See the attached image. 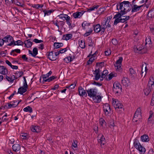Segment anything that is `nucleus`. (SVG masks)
<instances>
[{
  "label": "nucleus",
  "mask_w": 154,
  "mask_h": 154,
  "mask_svg": "<svg viewBox=\"0 0 154 154\" xmlns=\"http://www.w3.org/2000/svg\"><path fill=\"white\" fill-rule=\"evenodd\" d=\"M63 45V43L55 42L54 43V45L55 48H58L61 47H62Z\"/></svg>",
  "instance_id": "21"
},
{
  "label": "nucleus",
  "mask_w": 154,
  "mask_h": 154,
  "mask_svg": "<svg viewBox=\"0 0 154 154\" xmlns=\"http://www.w3.org/2000/svg\"><path fill=\"white\" fill-rule=\"evenodd\" d=\"M21 58L23 59L26 62H29L28 57H26V55L25 54L23 55L22 56Z\"/></svg>",
  "instance_id": "55"
},
{
  "label": "nucleus",
  "mask_w": 154,
  "mask_h": 154,
  "mask_svg": "<svg viewBox=\"0 0 154 154\" xmlns=\"http://www.w3.org/2000/svg\"><path fill=\"white\" fill-rule=\"evenodd\" d=\"M99 5H97L96 6H93V7H91L90 8H89L88 9V11H93V10H95V9H97L99 7Z\"/></svg>",
  "instance_id": "40"
},
{
  "label": "nucleus",
  "mask_w": 154,
  "mask_h": 154,
  "mask_svg": "<svg viewBox=\"0 0 154 154\" xmlns=\"http://www.w3.org/2000/svg\"><path fill=\"white\" fill-rule=\"evenodd\" d=\"M152 89V87H150L147 85L146 88L144 91L145 94L146 96L148 95L151 91Z\"/></svg>",
  "instance_id": "11"
},
{
  "label": "nucleus",
  "mask_w": 154,
  "mask_h": 154,
  "mask_svg": "<svg viewBox=\"0 0 154 154\" xmlns=\"http://www.w3.org/2000/svg\"><path fill=\"white\" fill-rule=\"evenodd\" d=\"M122 65L118 64L116 65V64H115V67H116V70L119 71H120L122 69L121 67Z\"/></svg>",
  "instance_id": "50"
},
{
  "label": "nucleus",
  "mask_w": 154,
  "mask_h": 154,
  "mask_svg": "<svg viewBox=\"0 0 154 154\" xmlns=\"http://www.w3.org/2000/svg\"><path fill=\"white\" fill-rule=\"evenodd\" d=\"M146 43L145 45H146L148 43L149 44H151V37L149 36H148L147 38H146Z\"/></svg>",
  "instance_id": "33"
},
{
  "label": "nucleus",
  "mask_w": 154,
  "mask_h": 154,
  "mask_svg": "<svg viewBox=\"0 0 154 154\" xmlns=\"http://www.w3.org/2000/svg\"><path fill=\"white\" fill-rule=\"evenodd\" d=\"M104 9L103 8H100L98 10V14H102L104 11Z\"/></svg>",
  "instance_id": "56"
},
{
  "label": "nucleus",
  "mask_w": 154,
  "mask_h": 154,
  "mask_svg": "<svg viewBox=\"0 0 154 154\" xmlns=\"http://www.w3.org/2000/svg\"><path fill=\"white\" fill-rule=\"evenodd\" d=\"M127 12L125 11H124L121 10L120 11H119L117 12V14H116L119 15V16H123V15L125 14H127Z\"/></svg>",
  "instance_id": "31"
},
{
  "label": "nucleus",
  "mask_w": 154,
  "mask_h": 154,
  "mask_svg": "<svg viewBox=\"0 0 154 154\" xmlns=\"http://www.w3.org/2000/svg\"><path fill=\"white\" fill-rule=\"evenodd\" d=\"M103 109H109V111H111L110 105L108 103H106L103 106Z\"/></svg>",
  "instance_id": "36"
},
{
  "label": "nucleus",
  "mask_w": 154,
  "mask_h": 154,
  "mask_svg": "<svg viewBox=\"0 0 154 154\" xmlns=\"http://www.w3.org/2000/svg\"><path fill=\"white\" fill-rule=\"evenodd\" d=\"M117 6L119 7V9H120L121 10H122V9L123 4L122 2H121L119 4H117Z\"/></svg>",
  "instance_id": "63"
},
{
  "label": "nucleus",
  "mask_w": 154,
  "mask_h": 154,
  "mask_svg": "<svg viewBox=\"0 0 154 154\" xmlns=\"http://www.w3.org/2000/svg\"><path fill=\"white\" fill-rule=\"evenodd\" d=\"M52 72L50 71L46 75H43L41 76L42 78L46 79L48 77L52 74Z\"/></svg>",
  "instance_id": "30"
},
{
  "label": "nucleus",
  "mask_w": 154,
  "mask_h": 154,
  "mask_svg": "<svg viewBox=\"0 0 154 154\" xmlns=\"http://www.w3.org/2000/svg\"><path fill=\"white\" fill-rule=\"evenodd\" d=\"M100 141L99 142L101 144L104 145L105 143V139L103 135H102L99 140Z\"/></svg>",
  "instance_id": "29"
},
{
  "label": "nucleus",
  "mask_w": 154,
  "mask_h": 154,
  "mask_svg": "<svg viewBox=\"0 0 154 154\" xmlns=\"http://www.w3.org/2000/svg\"><path fill=\"white\" fill-rule=\"evenodd\" d=\"M100 123L102 126H103V125L105 124V125H106V124L104 120L102 118H101L100 119Z\"/></svg>",
  "instance_id": "44"
},
{
  "label": "nucleus",
  "mask_w": 154,
  "mask_h": 154,
  "mask_svg": "<svg viewBox=\"0 0 154 154\" xmlns=\"http://www.w3.org/2000/svg\"><path fill=\"white\" fill-rule=\"evenodd\" d=\"M100 25L102 27H103V26L105 27V26L106 27V26H107L106 21V20H105V19H104L102 21L101 23V25Z\"/></svg>",
  "instance_id": "53"
},
{
  "label": "nucleus",
  "mask_w": 154,
  "mask_h": 154,
  "mask_svg": "<svg viewBox=\"0 0 154 154\" xmlns=\"http://www.w3.org/2000/svg\"><path fill=\"white\" fill-rule=\"evenodd\" d=\"M33 41L36 43H41L43 42V41L41 40H38L37 38L34 39Z\"/></svg>",
  "instance_id": "57"
},
{
  "label": "nucleus",
  "mask_w": 154,
  "mask_h": 154,
  "mask_svg": "<svg viewBox=\"0 0 154 154\" xmlns=\"http://www.w3.org/2000/svg\"><path fill=\"white\" fill-rule=\"evenodd\" d=\"M66 23L69 26V28H71V29H72L73 27L74 26H73L71 25V23L72 22V21L70 20H66Z\"/></svg>",
  "instance_id": "51"
},
{
  "label": "nucleus",
  "mask_w": 154,
  "mask_h": 154,
  "mask_svg": "<svg viewBox=\"0 0 154 154\" xmlns=\"http://www.w3.org/2000/svg\"><path fill=\"white\" fill-rule=\"evenodd\" d=\"M20 146L19 144H15L12 146L13 150L15 152H17L20 149Z\"/></svg>",
  "instance_id": "12"
},
{
  "label": "nucleus",
  "mask_w": 154,
  "mask_h": 154,
  "mask_svg": "<svg viewBox=\"0 0 154 154\" xmlns=\"http://www.w3.org/2000/svg\"><path fill=\"white\" fill-rule=\"evenodd\" d=\"M14 2H15V3H14V4L17 6L22 7H23L24 6V4L23 3L21 4L20 2H19L17 0H14Z\"/></svg>",
  "instance_id": "28"
},
{
  "label": "nucleus",
  "mask_w": 154,
  "mask_h": 154,
  "mask_svg": "<svg viewBox=\"0 0 154 154\" xmlns=\"http://www.w3.org/2000/svg\"><path fill=\"white\" fill-rule=\"evenodd\" d=\"M107 27H104V26H103L102 27L101 26L100 29V34L101 35H103L105 31V30L106 28Z\"/></svg>",
  "instance_id": "43"
},
{
  "label": "nucleus",
  "mask_w": 154,
  "mask_h": 154,
  "mask_svg": "<svg viewBox=\"0 0 154 154\" xmlns=\"http://www.w3.org/2000/svg\"><path fill=\"white\" fill-rule=\"evenodd\" d=\"M14 74L16 75H17V76H18L17 78L20 77L22 76L23 75L24 73L22 71H18L16 72L15 73H14Z\"/></svg>",
  "instance_id": "32"
},
{
  "label": "nucleus",
  "mask_w": 154,
  "mask_h": 154,
  "mask_svg": "<svg viewBox=\"0 0 154 154\" xmlns=\"http://www.w3.org/2000/svg\"><path fill=\"white\" fill-rule=\"evenodd\" d=\"M86 91L88 94V96L90 97L94 98V97L96 96V95H97V90L96 88H90L88 90L86 89Z\"/></svg>",
  "instance_id": "2"
},
{
  "label": "nucleus",
  "mask_w": 154,
  "mask_h": 154,
  "mask_svg": "<svg viewBox=\"0 0 154 154\" xmlns=\"http://www.w3.org/2000/svg\"><path fill=\"white\" fill-rule=\"evenodd\" d=\"M32 56L34 57H35L36 55L38 54V48L36 47H35L33 48L32 51Z\"/></svg>",
  "instance_id": "25"
},
{
  "label": "nucleus",
  "mask_w": 154,
  "mask_h": 154,
  "mask_svg": "<svg viewBox=\"0 0 154 154\" xmlns=\"http://www.w3.org/2000/svg\"><path fill=\"white\" fill-rule=\"evenodd\" d=\"M143 5H141L140 6H138L136 5H134L133 7L131 10L132 12H137L143 6Z\"/></svg>",
  "instance_id": "13"
},
{
  "label": "nucleus",
  "mask_w": 154,
  "mask_h": 154,
  "mask_svg": "<svg viewBox=\"0 0 154 154\" xmlns=\"http://www.w3.org/2000/svg\"><path fill=\"white\" fill-rule=\"evenodd\" d=\"M8 104V106H7V109H9L12 107L14 108L17 106V105H16V104H11L10 103H7Z\"/></svg>",
  "instance_id": "39"
},
{
  "label": "nucleus",
  "mask_w": 154,
  "mask_h": 154,
  "mask_svg": "<svg viewBox=\"0 0 154 154\" xmlns=\"http://www.w3.org/2000/svg\"><path fill=\"white\" fill-rule=\"evenodd\" d=\"M79 46L82 49H84L85 47V43L84 41H81V43H79Z\"/></svg>",
  "instance_id": "38"
},
{
  "label": "nucleus",
  "mask_w": 154,
  "mask_h": 154,
  "mask_svg": "<svg viewBox=\"0 0 154 154\" xmlns=\"http://www.w3.org/2000/svg\"><path fill=\"white\" fill-rule=\"evenodd\" d=\"M112 42L114 45H116L118 44L117 40L115 38H113L112 40Z\"/></svg>",
  "instance_id": "61"
},
{
  "label": "nucleus",
  "mask_w": 154,
  "mask_h": 154,
  "mask_svg": "<svg viewBox=\"0 0 154 154\" xmlns=\"http://www.w3.org/2000/svg\"><path fill=\"white\" fill-rule=\"evenodd\" d=\"M141 109L139 107L137 109L136 111L135 112L134 115L139 116V118H138L139 120H140V118L141 117Z\"/></svg>",
  "instance_id": "19"
},
{
  "label": "nucleus",
  "mask_w": 154,
  "mask_h": 154,
  "mask_svg": "<svg viewBox=\"0 0 154 154\" xmlns=\"http://www.w3.org/2000/svg\"><path fill=\"white\" fill-rule=\"evenodd\" d=\"M4 79H6L8 81L11 83H13L14 81V79H12V76L10 77L7 75L5 76V78Z\"/></svg>",
  "instance_id": "35"
},
{
  "label": "nucleus",
  "mask_w": 154,
  "mask_h": 154,
  "mask_svg": "<svg viewBox=\"0 0 154 154\" xmlns=\"http://www.w3.org/2000/svg\"><path fill=\"white\" fill-rule=\"evenodd\" d=\"M133 144L134 147L140 152V154H144L146 151V149L144 147L142 146L139 142L138 140L134 139Z\"/></svg>",
  "instance_id": "1"
},
{
  "label": "nucleus",
  "mask_w": 154,
  "mask_h": 154,
  "mask_svg": "<svg viewBox=\"0 0 154 154\" xmlns=\"http://www.w3.org/2000/svg\"><path fill=\"white\" fill-rule=\"evenodd\" d=\"M141 140L143 142H147L149 140L148 136L146 134H144L141 137Z\"/></svg>",
  "instance_id": "17"
},
{
  "label": "nucleus",
  "mask_w": 154,
  "mask_h": 154,
  "mask_svg": "<svg viewBox=\"0 0 154 154\" xmlns=\"http://www.w3.org/2000/svg\"><path fill=\"white\" fill-rule=\"evenodd\" d=\"M147 16L151 18L154 17V11H150L147 14Z\"/></svg>",
  "instance_id": "34"
},
{
  "label": "nucleus",
  "mask_w": 154,
  "mask_h": 154,
  "mask_svg": "<svg viewBox=\"0 0 154 154\" xmlns=\"http://www.w3.org/2000/svg\"><path fill=\"white\" fill-rule=\"evenodd\" d=\"M112 16H109L107 17V19L105 18V19L106 20V23L107 26H106V27H108L110 28L111 27V25L110 24H109V23L110 22L112 18Z\"/></svg>",
  "instance_id": "20"
},
{
  "label": "nucleus",
  "mask_w": 154,
  "mask_h": 154,
  "mask_svg": "<svg viewBox=\"0 0 154 154\" xmlns=\"http://www.w3.org/2000/svg\"><path fill=\"white\" fill-rule=\"evenodd\" d=\"M8 73V69L3 66H0V73L3 75H6Z\"/></svg>",
  "instance_id": "8"
},
{
  "label": "nucleus",
  "mask_w": 154,
  "mask_h": 154,
  "mask_svg": "<svg viewBox=\"0 0 154 154\" xmlns=\"http://www.w3.org/2000/svg\"><path fill=\"white\" fill-rule=\"evenodd\" d=\"M112 89L113 91L116 94L122 91V86L119 83L115 82L113 84Z\"/></svg>",
  "instance_id": "4"
},
{
  "label": "nucleus",
  "mask_w": 154,
  "mask_h": 154,
  "mask_svg": "<svg viewBox=\"0 0 154 154\" xmlns=\"http://www.w3.org/2000/svg\"><path fill=\"white\" fill-rule=\"evenodd\" d=\"M72 35L71 34H68L63 35L62 38L63 39L67 41L71 39L72 37Z\"/></svg>",
  "instance_id": "16"
},
{
  "label": "nucleus",
  "mask_w": 154,
  "mask_h": 154,
  "mask_svg": "<svg viewBox=\"0 0 154 154\" xmlns=\"http://www.w3.org/2000/svg\"><path fill=\"white\" fill-rule=\"evenodd\" d=\"M84 13H82V12H76L74 13L72 15L74 18H80L81 17Z\"/></svg>",
  "instance_id": "14"
},
{
  "label": "nucleus",
  "mask_w": 154,
  "mask_h": 154,
  "mask_svg": "<svg viewBox=\"0 0 154 154\" xmlns=\"http://www.w3.org/2000/svg\"><path fill=\"white\" fill-rule=\"evenodd\" d=\"M100 72H101V70H100V68H99L98 69H96L94 71L95 74L100 75Z\"/></svg>",
  "instance_id": "59"
},
{
  "label": "nucleus",
  "mask_w": 154,
  "mask_h": 154,
  "mask_svg": "<svg viewBox=\"0 0 154 154\" xmlns=\"http://www.w3.org/2000/svg\"><path fill=\"white\" fill-rule=\"evenodd\" d=\"M77 143L78 142L76 140H73L72 143V146L75 148L77 147Z\"/></svg>",
  "instance_id": "48"
},
{
  "label": "nucleus",
  "mask_w": 154,
  "mask_h": 154,
  "mask_svg": "<svg viewBox=\"0 0 154 154\" xmlns=\"http://www.w3.org/2000/svg\"><path fill=\"white\" fill-rule=\"evenodd\" d=\"M23 86L24 88H22V89L24 90V92H26L27 91V88L28 87L26 81L24 82Z\"/></svg>",
  "instance_id": "41"
},
{
  "label": "nucleus",
  "mask_w": 154,
  "mask_h": 154,
  "mask_svg": "<svg viewBox=\"0 0 154 154\" xmlns=\"http://www.w3.org/2000/svg\"><path fill=\"white\" fill-rule=\"evenodd\" d=\"M154 84V75H152L150 78L149 81L147 85L150 87H152Z\"/></svg>",
  "instance_id": "15"
},
{
  "label": "nucleus",
  "mask_w": 154,
  "mask_h": 154,
  "mask_svg": "<svg viewBox=\"0 0 154 154\" xmlns=\"http://www.w3.org/2000/svg\"><path fill=\"white\" fill-rule=\"evenodd\" d=\"M123 60V58L122 57H119V59L118 60L116 63V65L120 64L122 65V63Z\"/></svg>",
  "instance_id": "37"
},
{
  "label": "nucleus",
  "mask_w": 154,
  "mask_h": 154,
  "mask_svg": "<svg viewBox=\"0 0 154 154\" xmlns=\"http://www.w3.org/2000/svg\"><path fill=\"white\" fill-rule=\"evenodd\" d=\"M14 136H11L9 139L10 141L11 142V143L13 144L14 142Z\"/></svg>",
  "instance_id": "64"
},
{
  "label": "nucleus",
  "mask_w": 154,
  "mask_h": 154,
  "mask_svg": "<svg viewBox=\"0 0 154 154\" xmlns=\"http://www.w3.org/2000/svg\"><path fill=\"white\" fill-rule=\"evenodd\" d=\"M46 55L48 59H49L53 61L57 59L56 58V55L53 54V51L48 52L46 54Z\"/></svg>",
  "instance_id": "6"
},
{
  "label": "nucleus",
  "mask_w": 154,
  "mask_h": 154,
  "mask_svg": "<svg viewBox=\"0 0 154 154\" xmlns=\"http://www.w3.org/2000/svg\"><path fill=\"white\" fill-rule=\"evenodd\" d=\"M117 75V74H113L112 72H111L109 75V77L107 79V77H106V79L108 81H109L111 80L113 78V77L116 76Z\"/></svg>",
  "instance_id": "22"
},
{
  "label": "nucleus",
  "mask_w": 154,
  "mask_h": 154,
  "mask_svg": "<svg viewBox=\"0 0 154 154\" xmlns=\"http://www.w3.org/2000/svg\"><path fill=\"white\" fill-rule=\"evenodd\" d=\"M42 77H40V79H39V81H40V82L41 83H42V84L44 83L45 82H49L51 81V79H50V78H48V79L42 78L43 80L42 81Z\"/></svg>",
  "instance_id": "27"
},
{
  "label": "nucleus",
  "mask_w": 154,
  "mask_h": 154,
  "mask_svg": "<svg viewBox=\"0 0 154 154\" xmlns=\"http://www.w3.org/2000/svg\"><path fill=\"white\" fill-rule=\"evenodd\" d=\"M54 11L53 10H45L43 11V12L44 13L45 16L46 15H49L51 14Z\"/></svg>",
  "instance_id": "26"
},
{
  "label": "nucleus",
  "mask_w": 154,
  "mask_h": 154,
  "mask_svg": "<svg viewBox=\"0 0 154 154\" xmlns=\"http://www.w3.org/2000/svg\"><path fill=\"white\" fill-rule=\"evenodd\" d=\"M93 32V30L92 29H90L88 32H86L84 34V36L87 37L90 35Z\"/></svg>",
  "instance_id": "46"
},
{
  "label": "nucleus",
  "mask_w": 154,
  "mask_h": 154,
  "mask_svg": "<svg viewBox=\"0 0 154 154\" xmlns=\"http://www.w3.org/2000/svg\"><path fill=\"white\" fill-rule=\"evenodd\" d=\"M91 84L94 85H97L99 86H101L102 85V84L99 82H97L94 81L93 83H91Z\"/></svg>",
  "instance_id": "60"
},
{
  "label": "nucleus",
  "mask_w": 154,
  "mask_h": 154,
  "mask_svg": "<svg viewBox=\"0 0 154 154\" xmlns=\"http://www.w3.org/2000/svg\"><path fill=\"white\" fill-rule=\"evenodd\" d=\"M23 110L26 112H29L31 113L32 112V107L29 106H28L24 108Z\"/></svg>",
  "instance_id": "24"
},
{
  "label": "nucleus",
  "mask_w": 154,
  "mask_h": 154,
  "mask_svg": "<svg viewBox=\"0 0 154 154\" xmlns=\"http://www.w3.org/2000/svg\"><path fill=\"white\" fill-rule=\"evenodd\" d=\"M24 44L25 45V47L26 48H29L31 47L32 45V42H26V43L24 42Z\"/></svg>",
  "instance_id": "47"
},
{
  "label": "nucleus",
  "mask_w": 154,
  "mask_h": 154,
  "mask_svg": "<svg viewBox=\"0 0 154 154\" xmlns=\"http://www.w3.org/2000/svg\"><path fill=\"white\" fill-rule=\"evenodd\" d=\"M101 97L100 95H96V96L94 97L93 98V100H96L95 101L96 103H99L101 101Z\"/></svg>",
  "instance_id": "23"
},
{
  "label": "nucleus",
  "mask_w": 154,
  "mask_h": 154,
  "mask_svg": "<svg viewBox=\"0 0 154 154\" xmlns=\"http://www.w3.org/2000/svg\"><path fill=\"white\" fill-rule=\"evenodd\" d=\"M112 104L116 109L117 108L119 109H122L123 107V105L122 103H120L118 100H113Z\"/></svg>",
  "instance_id": "5"
},
{
  "label": "nucleus",
  "mask_w": 154,
  "mask_h": 154,
  "mask_svg": "<svg viewBox=\"0 0 154 154\" xmlns=\"http://www.w3.org/2000/svg\"><path fill=\"white\" fill-rule=\"evenodd\" d=\"M5 2L7 5H10L12 3H15L14 0H5Z\"/></svg>",
  "instance_id": "49"
},
{
  "label": "nucleus",
  "mask_w": 154,
  "mask_h": 154,
  "mask_svg": "<svg viewBox=\"0 0 154 154\" xmlns=\"http://www.w3.org/2000/svg\"><path fill=\"white\" fill-rule=\"evenodd\" d=\"M22 88H24L23 87H20L18 89V91L17 94L19 93L21 94H23V93L25 92H26L24 91V90L22 89Z\"/></svg>",
  "instance_id": "45"
},
{
  "label": "nucleus",
  "mask_w": 154,
  "mask_h": 154,
  "mask_svg": "<svg viewBox=\"0 0 154 154\" xmlns=\"http://www.w3.org/2000/svg\"><path fill=\"white\" fill-rule=\"evenodd\" d=\"M39 128L37 126H33L31 128V130L33 132L38 133L40 131V130L39 129Z\"/></svg>",
  "instance_id": "18"
},
{
  "label": "nucleus",
  "mask_w": 154,
  "mask_h": 154,
  "mask_svg": "<svg viewBox=\"0 0 154 154\" xmlns=\"http://www.w3.org/2000/svg\"><path fill=\"white\" fill-rule=\"evenodd\" d=\"M15 42H16V45H17L18 46H19V45L23 46L24 44V43L20 40H17V41H15Z\"/></svg>",
  "instance_id": "42"
},
{
  "label": "nucleus",
  "mask_w": 154,
  "mask_h": 154,
  "mask_svg": "<svg viewBox=\"0 0 154 154\" xmlns=\"http://www.w3.org/2000/svg\"><path fill=\"white\" fill-rule=\"evenodd\" d=\"M79 94L81 96H85L86 97L87 96V92H86L85 90L81 86L79 88Z\"/></svg>",
  "instance_id": "7"
},
{
  "label": "nucleus",
  "mask_w": 154,
  "mask_h": 154,
  "mask_svg": "<svg viewBox=\"0 0 154 154\" xmlns=\"http://www.w3.org/2000/svg\"><path fill=\"white\" fill-rule=\"evenodd\" d=\"M43 6V5H39V4H36V5H32V7L33 8H42Z\"/></svg>",
  "instance_id": "52"
},
{
  "label": "nucleus",
  "mask_w": 154,
  "mask_h": 154,
  "mask_svg": "<svg viewBox=\"0 0 154 154\" xmlns=\"http://www.w3.org/2000/svg\"><path fill=\"white\" fill-rule=\"evenodd\" d=\"M129 80L128 78L124 77L122 80V83L125 86H128V84L129 82Z\"/></svg>",
  "instance_id": "10"
},
{
  "label": "nucleus",
  "mask_w": 154,
  "mask_h": 154,
  "mask_svg": "<svg viewBox=\"0 0 154 154\" xmlns=\"http://www.w3.org/2000/svg\"><path fill=\"white\" fill-rule=\"evenodd\" d=\"M58 16L60 18L63 19L64 18V19H65V17L66 16V14H62L59 15Z\"/></svg>",
  "instance_id": "62"
},
{
  "label": "nucleus",
  "mask_w": 154,
  "mask_h": 154,
  "mask_svg": "<svg viewBox=\"0 0 154 154\" xmlns=\"http://www.w3.org/2000/svg\"><path fill=\"white\" fill-rule=\"evenodd\" d=\"M122 16H119V15L116 14L114 16L113 19H115L114 22V24L116 25L119 23H124L126 22L123 18H122Z\"/></svg>",
  "instance_id": "3"
},
{
  "label": "nucleus",
  "mask_w": 154,
  "mask_h": 154,
  "mask_svg": "<svg viewBox=\"0 0 154 154\" xmlns=\"http://www.w3.org/2000/svg\"><path fill=\"white\" fill-rule=\"evenodd\" d=\"M13 45L14 46L16 45V42L14 40V39H13V40H12L9 44H8L7 45L9 46H11L12 45Z\"/></svg>",
  "instance_id": "58"
},
{
  "label": "nucleus",
  "mask_w": 154,
  "mask_h": 154,
  "mask_svg": "<svg viewBox=\"0 0 154 154\" xmlns=\"http://www.w3.org/2000/svg\"><path fill=\"white\" fill-rule=\"evenodd\" d=\"M94 31L96 33H98L100 32V29L101 26L100 24H94L93 26Z\"/></svg>",
  "instance_id": "9"
},
{
  "label": "nucleus",
  "mask_w": 154,
  "mask_h": 154,
  "mask_svg": "<svg viewBox=\"0 0 154 154\" xmlns=\"http://www.w3.org/2000/svg\"><path fill=\"white\" fill-rule=\"evenodd\" d=\"M53 22V23L54 25H55L58 28V30L59 31V26L58 24V21L57 20H56L55 21H52Z\"/></svg>",
  "instance_id": "54"
}]
</instances>
